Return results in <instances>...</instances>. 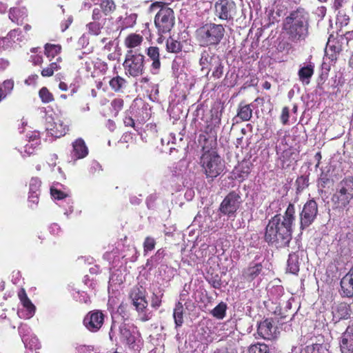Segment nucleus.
I'll return each instance as SVG.
<instances>
[{
    "mask_svg": "<svg viewBox=\"0 0 353 353\" xmlns=\"http://www.w3.org/2000/svg\"><path fill=\"white\" fill-rule=\"evenodd\" d=\"M133 305L135 306L139 312H142L148 306V301L145 299V295L140 298L138 301L136 300L132 301Z\"/></svg>",
    "mask_w": 353,
    "mask_h": 353,
    "instance_id": "a19ab883",
    "label": "nucleus"
},
{
    "mask_svg": "<svg viewBox=\"0 0 353 353\" xmlns=\"http://www.w3.org/2000/svg\"><path fill=\"white\" fill-rule=\"evenodd\" d=\"M160 8L154 18V24L159 33L169 32L174 25V11L172 8L165 6L163 2L157 1L151 4L150 12Z\"/></svg>",
    "mask_w": 353,
    "mask_h": 353,
    "instance_id": "20e7f679",
    "label": "nucleus"
},
{
    "mask_svg": "<svg viewBox=\"0 0 353 353\" xmlns=\"http://www.w3.org/2000/svg\"><path fill=\"white\" fill-rule=\"evenodd\" d=\"M349 16L339 10L336 16V23H339L341 26H346L349 23Z\"/></svg>",
    "mask_w": 353,
    "mask_h": 353,
    "instance_id": "37998d69",
    "label": "nucleus"
},
{
    "mask_svg": "<svg viewBox=\"0 0 353 353\" xmlns=\"http://www.w3.org/2000/svg\"><path fill=\"white\" fill-rule=\"evenodd\" d=\"M50 193H51V195L54 199H58V200L63 199L67 196V194H65L64 192H63L62 191L57 190L53 188H50Z\"/></svg>",
    "mask_w": 353,
    "mask_h": 353,
    "instance_id": "09e8293b",
    "label": "nucleus"
},
{
    "mask_svg": "<svg viewBox=\"0 0 353 353\" xmlns=\"http://www.w3.org/2000/svg\"><path fill=\"white\" fill-rule=\"evenodd\" d=\"M87 28H88V32L90 34L93 35H98L100 33L102 26L99 22L94 21L89 23L87 25Z\"/></svg>",
    "mask_w": 353,
    "mask_h": 353,
    "instance_id": "79ce46f5",
    "label": "nucleus"
},
{
    "mask_svg": "<svg viewBox=\"0 0 353 353\" xmlns=\"http://www.w3.org/2000/svg\"><path fill=\"white\" fill-rule=\"evenodd\" d=\"M111 105L114 110L118 112L122 108L123 105V101L121 99H115L112 101Z\"/></svg>",
    "mask_w": 353,
    "mask_h": 353,
    "instance_id": "3c124183",
    "label": "nucleus"
},
{
    "mask_svg": "<svg viewBox=\"0 0 353 353\" xmlns=\"http://www.w3.org/2000/svg\"><path fill=\"white\" fill-rule=\"evenodd\" d=\"M156 245V241L154 239L148 236L145 238L143 243V249L144 252L151 251L154 249Z\"/></svg>",
    "mask_w": 353,
    "mask_h": 353,
    "instance_id": "a18cd8bd",
    "label": "nucleus"
},
{
    "mask_svg": "<svg viewBox=\"0 0 353 353\" xmlns=\"http://www.w3.org/2000/svg\"><path fill=\"white\" fill-rule=\"evenodd\" d=\"M235 4L228 0H219L215 3L216 14L219 19L228 20L232 18V12L234 11Z\"/></svg>",
    "mask_w": 353,
    "mask_h": 353,
    "instance_id": "f8f14e48",
    "label": "nucleus"
},
{
    "mask_svg": "<svg viewBox=\"0 0 353 353\" xmlns=\"http://www.w3.org/2000/svg\"><path fill=\"white\" fill-rule=\"evenodd\" d=\"M137 18V14H130L129 16L125 18L123 23L126 27L132 26L136 23Z\"/></svg>",
    "mask_w": 353,
    "mask_h": 353,
    "instance_id": "8fccbe9b",
    "label": "nucleus"
},
{
    "mask_svg": "<svg viewBox=\"0 0 353 353\" xmlns=\"http://www.w3.org/2000/svg\"><path fill=\"white\" fill-rule=\"evenodd\" d=\"M18 11L17 8H10L9 13V18L13 22L16 21L17 18L15 17L16 12Z\"/></svg>",
    "mask_w": 353,
    "mask_h": 353,
    "instance_id": "052dcab7",
    "label": "nucleus"
},
{
    "mask_svg": "<svg viewBox=\"0 0 353 353\" xmlns=\"http://www.w3.org/2000/svg\"><path fill=\"white\" fill-rule=\"evenodd\" d=\"M318 214V205L314 199L307 201L299 214L300 228H308L315 220Z\"/></svg>",
    "mask_w": 353,
    "mask_h": 353,
    "instance_id": "9d476101",
    "label": "nucleus"
},
{
    "mask_svg": "<svg viewBox=\"0 0 353 353\" xmlns=\"http://www.w3.org/2000/svg\"><path fill=\"white\" fill-rule=\"evenodd\" d=\"M252 110L250 105H239L237 112L238 117H239L242 121H247L252 118Z\"/></svg>",
    "mask_w": 353,
    "mask_h": 353,
    "instance_id": "393cba45",
    "label": "nucleus"
},
{
    "mask_svg": "<svg viewBox=\"0 0 353 353\" xmlns=\"http://www.w3.org/2000/svg\"><path fill=\"white\" fill-rule=\"evenodd\" d=\"M264 239L270 246L284 248L292 239V229L282 225L281 215L276 214L269 221Z\"/></svg>",
    "mask_w": 353,
    "mask_h": 353,
    "instance_id": "f03ea898",
    "label": "nucleus"
},
{
    "mask_svg": "<svg viewBox=\"0 0 353 353\" xmlns=\"http://www.w3.org/2000/svg\"><path fill=\"white\" fill-rule=\"evenodd\" d=\"M330 183L329 178L327 175L321 174V177L319 179V184L322 187L325 188L327 185Z\"/></svg>",
    "mask_w": 353,
    "mask_h": 353,
    "instance_id": "4d7b16f0",
    "label": "nucleus"
},
{
    "mask_svg": "<svg viewBox=\"0 0 353 353\" xmlns=\"http://www.w3.org/2000/svg\"><path fill=\"white\" fill-rule=\"evenodd\" d=\"M100 7L105 15H108L116 9V5L113 0H101Z\"/></svg>",
    "mask_w": 353,
    "mask_h": 353,
    "instance_id": "72a5a7b5",
    "label": "nucleus"
},
{
    "mask_svg": "<svg viewBox=\"0 0 353 353\" xmlns=\"http://www.w3.org/2000/svg\"><path fill=\"white\" fill-rule=\"evenodd\" d=\"M262 265L261 263H256L254 266L249 267L245 271V277L249 280L252 281L255 279L261 272Z\"/></svg>",
    "mask_w": 353,
    "mask_h": 353,
    "instance_id": "cd10ccee",
    "label": "nucleus"
},
{
    "mask_svg": "<svg viewBox=\"0 0 353 353\" xmlns=\"http://www.w3.org/2000/svg\"><path fill=\"white\" fill-rule=\"evenodd\" d=\"M200 163L206 177L212 179L220 175L225 169L224 161L214 150L204 152L201 157Z\"/></svg>",
    "mask_w": 353,
    "mask_h": 353,
    "instance_id": "39448f33",
    "label": "nucleus"
},
{
    "mask_svg": "<svg viewBox=\"0 0 353 353\" xmlns=\"http://www.w3.org/2000/svg\"><path fill=\"white\" fill-rule=\"evenodd\" d=\"M225 32L221 24L214 23H205L196 31L197 40L202 46H218L223 39Z\"/></svg>",
    "mask_w": 353,
    "mask_h": 353,
    "instance_id": "7ed1b4c3",
    "label": "nucleus"
},
{
    "mask_svg": "<svg viewBox=\"0 0 353 353\" xmlns=\"http://www.w3.org/2000/svg\"><path fill=\"white\" fill-rule=\"evenodd\" d=\"M18 296L23 307H26L28 311V318L32 317L35 312V306L28 297L25 290L21 289L19 291Z\"/></svg>",
    "mask_w": 353,
    "mask_h": 353,
    "instance_id": "412c9836",
    "label": "nucleus"
},
{
    "mask_svg": "<svg viewBox=\"0 0 353 353\" xmlns=\"http://www.w3.org/2000/svg\"><path fill=\"white\" fill-rule=\"evenodd\" d=\"M174 319L176 324V327H181L183 323V305L181 303L178 302L174 310Z\"/></svg>",
    "mask_w": 353,
    "mask_h": 353,
    "instance_id": "c756f323",
    "label": "nucleus"
},
{
    "mask_svg": "<svg viewBox=\"0 0 353 353\" xmlns=\"http://www.w3.org/2000/svg\"><path fill=\"white\" fill-rule=\"evenodd\" d=\"M241 203V193L237 191H232L228 194L221 203L219 211L228 217H234Z\"/></svg>",
    "mask_w": 353,
    "mask_h": 353,
    "instance_id": "1a4fd4ad",
    "label": "nucleus"
},
{
    "mask_svg": "<svg viewBox=\"0 0 353 353\" xmlns=\"http://www.w3.org/2000/svg\"><path fill=\"white\" fill-rule=\"evenodd\" d=\"M353 38V32H347L344 34L337 35L336 37L330 36L327 43L326 50H330L332 60L336 59V55L343 51H347L349 42Z\"/></svg>",
    "mask_w": 353,
    "mask_h": 353,
    "instance_id": "6e6552de",
    "label": "nucleus"
},
{
    "mask_svg": "<svg viewBox=\"0 0 353 353\" xmlns=\"http://www.w3.org/2000/svg\"><path fill=\"white\" fill-rule=\"evenodd\" d=\"M39 95L43 103H48L54 101L52 94L46 87L42 88L39 90Z\"/></svg>",
    "mask_w": 353,
    "mask_h": 353,
    "instance_id": "4c0bfd02",
    "label": "nucleus"
},
{
    "mask_svg": "<svg viewBox=\"0 0 353 353\" xmlns=\"http://www.w3.org/2000/svg\"><path fill=\"white\" fill-rule=\"evenodd\" d=\"M226 309L227 305L221 302L211 311V314L218 319H223L225 316Z\"/></svg>",
    "mask_w": 353,
    "mask_h": 353,
    "instance_id": "473e14b6",
    "label": "nucleus"
},
{
    "mask_svg": "<svg viewBox=\"0 0 353 353\" xmlns=\"http://www.w3.org/2000/svg\"><path fill=\"white\" fill-rule=\"evenodd\" d=\"M348 2L349 0H334L333 7L335 10H339L345 6Z\"/></svg>",
    "mask_w": 353,
    "mask_h": 353,
    "instance_id": "6e6d98bb",
    "label": "nucleus"
},
{
    "mask_svg": "<svg viewBox=\"0 0 353 353\" xmlns=\"http://www.w3.org/2000/svg\"><path fill=\"white\" fill-rule=\"evenodd\" d=\"M50 68H52V71L54 72V71H57L60 69V65L57 64L56 62H53L50 63L49 65Z\"/></svg>",
    "mask_w": 353,
    "mask_h": 353,
    "instance_id": "0e129e2a",
    "label": "nucleus"
},
{
    "mask_svg": "<svg viewBox=\"0 0 353 353\" xmlns=\"http://www.w3.org/2000/svg\"><path fill=\"white\" fill-rule=\"evenodd\" d=\"M147 55L152 61V70L153 74H157L160 68L159 49L157 47L151 46L147 49Z\"/></svg>",
    "mask_w": 353,
    "mask_h": 353,
    "instance_id": "6ab92c4d",
    "label": "nucleus"
},
{
    "mask_svg": "<svg viewBox=\"0 0 353 353\" xmlns=\"http://www.w3.org/2000/svg\"><path fill=\"white\" fill-rule=\"evenodd\" d=\"M337 189L353 196V177L343 179L338 185Z\"/></svg>",
    "mask_w": 353,
    "mask_h": 353,
    "instance_id": "a878e982",
    "label": "nucleus"
},
{
    "mask_svg": "<svg viewBox=\"0 0 353 353\" xmlns=\"http://www.w3.org/2000/svg\"><path fill=\"white\" fill-rule=\"evenodd\" d=\"M341 295L344 297H353V265L341 280Z\"/></svg>",
    "mask_w": 353,
    "mask_h": 353,
    "instance_id": "dca6fc26",
    "label": "nucleus"
},
{
    "mask_svg": "<svg viewBox=\"0 0 353 353\" xmlns=\"http://www.w3.org/2000/svg\"><path fill=\"white\" fill-rule=\"evenodd\" d=\"M41 181L37 178H32L30 182V192L29 194H37L39 192V188Z\"/></svg>",
    "mask_w": 353,
    "mask_h": 353,
    "instance_id": "c03bdc74",
    "label": "nucleus"
},
{
    "mask_svg": "<svg viewBox=\"0 0 353 353\" xmlns=\"http://www.w3.org/2000/svg\"><path fill=\"white\" fill-rule=\"evenodd\" d=\"M145 57L135 50H128L123 63L126 73L136 77L143 74Z\"/></svg>",
    "mask_w": 353,
    "mask_h": 353,
    "instance_id": "0eeeda50",
    "label": "nucleus"
},
{
    "mask_svg": "<svg viewBox=\"0 0 353 353\" xmlns=\"http://www.w3.org/2000/svg\"><path fill=\"white\" fill-rule=\"evenodd\" d=\"M201 71L205 73L208 77L210 72L212 70V77L219 79L223 74V63L219 56H216L210 49L204 50L199 59Z\"/></svg>",
    "mask_w": 353,
    "mask_h": 353,
    "instance_id": "423d86ee",
    "label": "nucleus"
},
{
    "mask_svg": "<svg viewBox=\"0 0 353 353\" xmlns=\"http://www.w3.org/2000/svg\"><path fill=\"white\" fill-rule=\"evenodd\" d=\"M143 41V37L139 34H130L125 39V44L128 48H135L141 44Z\"/></svg>",
    "mask_w": 353,
    "mask_h": 353,
    "instance_id": "2f4dec72",
    "label": "nucleus"
},
{
    "mask_svg": "<svg viewBox=\"0 0 353 353\" xmlns=\"http://www.w3.org/2000/svg\"><path fill=\"white\" fill-rule=\"evenodd\" d=\"M61 50V47L59 45L47 43L45 46V54L48 57H54L60 53Z\"/></svg>",
    "mask_w": 353,
    "mask_h": 353,
    "instance_id": "f704fd0d",
    "label": "nucleus"
},
{
    "mask_svg": "<svg viewBox=\"0 0 353 353\" xmlns=\"http://www.w3.org/2000/svg\"><path fill=\"white\" fill-rule=\"evenodd\" d=\"M53 72L52 71V68H50L48 66L46 68H43L41 71V75L45 77H49L53 75Z\"/></svg>",
    "mask_w": 353,
    "mask_h": 353,
    "instance_id": "bf43d9fd",
    "label": "nucleus"
},
{
    "mask_svg": "<svg viewBox=\"0 0 353 353\" xmlns=\"http://www.w3.org/2000/svg\"><path fill=\"white\" fill-rule=\"evenodd\" d=\"M59 88L60 90H63V91H66L68 90V85L65 83L64 82H60L59 85Z\"/></svg>",
    "mask_w": 353,
    "mask_h": 353,
    "instance_id": "774afa93",
    "label": "nucleus"
},
{
    "mask_svg": "<svg viewBox=\"0 0 353 353\" xmlns=\"http://www.w3.org/2000/svg\"><path fill=\"white\" fill-rule=\"evenodd\" d=\"M145 290L142 287H136L133 288L130 294V297L132 301L136 300L137 301L143 296H145Z\"/></svg>",
    "mask_w": 353,
    "mask_h": 353,
    "instance_id": "58836bf2",
    "label": "nucleus"
},
{
    "mask_svg": "<svg viewBox=\"0 0 353 353\" xmlns=\"http://www.w3.org/2000/svg\"><path fill=\"white\" fill-rule=\"evenodd\" d=\"M161 299L158 295L153 293L151 300V305L153 307H159L161 305Z\"/></svg>",
    "mask_w": 353,
    "mask_h": 353,
    "instance_id": "5fc2aeb1",
    "label": "nucleus"
},
{
    "mask_svg": "<svg viewBox=\"0 0 353 353\" xmlns=\"http://www.w3.org/2000/svg\"><path fill=\"white\" fill-rule=\"evenodd\" d=\"M257 332L265 339L272 340L276 338V329L271 319H267L261 321L258 325Z\"/></svg>",
    "mask_w": 353,
    "mask_h": 353,
    "instance_id": "4468645a",
    "label": "nucleus"
},
{
    "mask_svg": "<svg viewBox=\"0 0 353 353\" xmlns=\"http://www.w3.org/2000/svg\"><path fill=\"white\" fill-rule=\"evenodd\" d=\"M352 199L353 196L337 189L336 193L334 194L332 197V201L337 208H345L350 203Z\"/></svg>",
    "mask_w": 353,
    "mask_h": 353,
    "instance_id": "f3484780",
    "label": "nucleus"
},
{
    "mask_svg": "<svg viewBox=\"0 0 353 353\" xmlns=\"http://www.w3.org/2000/svg\"><path fill=\"white\" fill-rule=\"evenodd\" d=\"M104 315L99 310L89 312L83 319L84 325L92 332L98 331L103 323Z\"/></svg>",
    "mask_w": 353,
    "mask_h": 353,
    "instance_id": "9b49d317",
    "label": "nucleus"
},
{
    "mask_svg": "<svg viewBox=\"0 0 353 353\" xmlns=\"http://www.w3.org/2000/svg\"><path fill=\"white\" fill-rule=\"evenodd\" d=\"M214 353H233V352L229 351L228 348H222L216 350Z\"/></svg>",
    "mask_w": 353,
    "mask_h": 353,
    "instance_id": "338daca9",
    "label": "nucleus"
},
{
    "mask_svg": "<svg viewBox=\"0 0 353 353\" xmlns=\"http://www.w3.org/2000/svg\"><path fill=\"white\" fill-rule=\"evenodd\" d=\"M102 17L101 11L99 8H94L92 11V19L94 21H99Z\"/></svg>",
    "mask_w": 353,
    "mask_h": 353,
    "instance_id": "13d9d810",
    "label": "nucleus"
},
{
    "mask_svg": "<svg viewBox=\"0 0 353 353\" xmlns=\"http://www.w3.org/2000/svg\"><path fill=\"white\" fill-rule=\"evenodd\" d=\"M124 124L125 126H131V127H134V120L131 118V117H125L124 119Z\"/></svg>",
    "mask_w": 353,
    "mask_h": 353,
    "instance_id": "680f3d73",
    "label": "nucleus"
},
{
    "mask_svg": "<svg viewBox=\"0 0 353 353\" xmlns=\"http://www.w3.org/2000/svg\"><path fill=\"white\" fill-rule=\"evenodd\" d=\"M3 88L5 89L4 93H10L14 87V81L11 79H8L4 81L3 83Z\"/></svg>",
    "mask_w": 353,
    "mask_h": 353,
    "instance_id": "603ef678",
    "label": "nucleus"
},
{
    "mask_svg": "<svg viewBox=\"0 0 353 353\" xmlns=\"http://www.w3.org/2000/svg\"><path fill=\"white\" fill-rule=\"evenodd\" d=\"M308 177L306 176H301L296 181V190L301 192L308 186Z\"/></svg>",
    "mask_w": 353,
    "mask_h": 353,
    "instance_id": "ea45409f",
    "label": "nucleus"
},
{
    "mask_svg": "<svg viewBox=\"0 0 353 353\" xmlns=\"http://www.w3.org/2000/svg\"><path fill=\"white\" fill-rule=\"evenodd\" d=\"M17 32L18 30H13L9 32L8 36L11 39L14 40L17 37Z\"/></svg>",
    "mask_w": 353,
    "mask_h": 353,
    "instance_id": "69168bd1",
    "label": "nucleus"
},
{
    "mask_svg": "<svg viewBox=\"0 0 353 353\" xmlns=\"http://www.w3.org/2000/svg\"><path fill=\"white\" fill-rule=\"evenodd\" d=\"M335 314L339 319H347L350 316V306L345 303L339 304L336 308Z\"/></svg>",
    "mask_w": 353,
    "mask_h": 353,
    "instance_id": "bb28decb",
    "label": "nucleus"
},
{
    "mask_svg": "<svg viewBox=\"0 0 353 353\" xmlns=\"http://www.w3.org/2000/svg\"><path fill=\"white\" fill-rule=\"evenodd\" d=\"M303 353H330L325 344H313L305 347Z\"/></svg>",
    "mask_w": 353,
    "mask_h": 353,
    "instance_id": "7c9ffc66",
    "label": "nucleus"
},
{
    "mask_svg": "<svg viewBox=\"0 0 353 353\" xmlns=\"http://www.w3.org/2000/svg\"><path fill=\"white\" fill-rule=\"evenodd\" d=\"M295 208L294 205L290 203L285 210V214L281 220V224L292 229V225L294 221Z\"/></svg>",
    "mask_w": 353,
    "mask_h": 353,
    "instance_id": "4be33fe9",
    "label": "nucleus"
},
{
    "mask_svg": "<svg viewBox=\"0 0 353 353\" xmlns=\"http://www.w3.org/2000/svg\"><path fill=\"white\" fill-rule=\"evenodd\" d=\"M248 353H270V351L268 346L265 344L256 343L249 347Z\"/></svg>",
    "mask_w": 353,
    "mask_h": 353,
    "instance_id": "e433bc0d",
    "label": "nucleus"
},
{
    "mask_svg": "<svg viewBox=\"0 0 353 353\" xmlns=\"http://www.w3.org/2000/svg\"><path fill=\"white\" fill-rule=\"evenodd\" d=\"M110 86L115 92L121 91L126 85V81L123 78L117 76L109 82Z\"/></svg>",
    "mask_w": 353,
    "mask_h": 353,
    "instance_id": "c85d7f7f",
    "label": "nucleus"
},
{
    "mask_svg": "<svg viewBox=\"0 0 353 353\" xmlns=\"http://www.w3.org/2000/svg\"><path fill=\"white\" fill-rule=\"evenodd\" d=\"M289 119V108L288 107H284L282 110V113L281 115V120L283 124L285 125L288 122Z\"/></svg>",
    "mask_w": 353,
    "mask_h": 353,
    "instance_id": "864d4df0",
    "label": "nucleus"
},
{
    "mask_svg": "<svg viewBox=\"0 0 353 353\" xmlns=\"http://www.w3.org/2000/svg\"><path fill=\"white\" fill-rule=\"evenodd\" d=\"M340 348L342 353H353V325H349L343 333Z\"/></svg>",
    "mask_w": 353,
    "mask_h": 353,
    "instance_id": "ddd939ff",
    "label": "nucleus"
},
{
    "mask_svg": "<svg viewBox=\"0 0 353 353\" xmlns=\"http://www.w3.org/2000/svg\"><path fill=\"white\" fill-rule=\"evenodd\" d=\"M209 283L216 289H219L221 286V279L218 274L212 275L209 279H208Z\"/></svg>",
    "mask_w": 353,
    "mask_h": 353,
    "instance_id": "de8ad7c7",
    "label": "nucleus"
},
{
    "mask_svg": "<svg viewBox=\"0 0 353 353\" xmlns=\"http://www.w3.org/2000/svg\"><path fill=\"white\" fill-rule=\"evenodd\" d=\"M121 341L125 343L130 348L135 346L136 337L134 335V328L129 325L123 323L119 326Z\"/></svg>",
    "mask_w": 353,
    "mask_h": 353,
    "instance_id": "2eb2a0df",
    "label": "nucleus"
},
{
    "mask_svg": "<svg viewBox=\"0 0 353 353\" xmlns=\"http://www.w3.org/2000/svg\"><path fill=\"white\" fill-rule=\"evenodd\" d=\"M166 47L169 52L176 53L181 51L182 46L181 42L170 38L167 40Z\"/></svg>",
    "mask_w": 353,
    "mask_h": 353,
    "instance_id": "c9c22d12",
    "label": "nucleus"
},
{
    "mask_svg": "<svg viewBox=\"0 0 353 353\" xmlns=\"http://www.w3.org/2000/svg\"><path fill=\"white\" fill-rule=\"evenodd\" d=\"M73 155L76 159H82L87 156L88 154V149L85 145L84 141L79 138L77 139L73 143Z\"/></svg>",
    "mask_w": 353,
    "mask_h": 353,
    "instance_id": "aec40b11",
    "label": "nucleus"
},
{
    "mask_svg": "<svg viewBox=\"0 0 353 353\" xmlns=\"http://www.w3.org/2000/svg\"><path fill=\"white\" fill-rule=\"evenodd\" d=\"M38 195H39V192H37V194H30V196H29V200L30 202H32L34 203H38Z\"/></svg>",
    "mask_w": 353,
    "mask_h": 353,
    "instance_id": "e2e57ef3",
    "label": "nucleus"
},
{
    "mask_svg": "<svg viewBox=\"0 0 353 353\" xmlns=\"http://www.w3.org/2000/svg\"><path fill=\"white\" fill-rule=\"evenodd\" d=\"M274 314L277 316L278 322H280L281 324L291 321L294 316V314H289L288 310H284L281 307H276Z\"/></svg>",
    "mask_w": 353,
    "mask_h": 353,
    "instance_id": "b1692460",
    "label": "nucleus"
},
{
    "mask_svg": "<svg viewBox=\"0 0 353 353\" xmlns=\"http://www.w3.org/2000/svg\"><path fill=\"white\" fill-rule=\"evenodd\" d=\"M314 65L312 63H309L300 68L298 72V76L303 84L308 85L310 83V79L314 74Z\"/></svg>",
    "mask_w": 353,
    "mask_h": 353,
    "instance_id": "a211bd4d",
    "label": "nucleus"
},
{
    "mask_svg": "<svg viewBox=\"0 0 353 353\" xmlns=\"http://www.w3.org/2000/svg\"><path fill=\"white\" fill-rule=\"evenodd\" d=\"M165 252L163 249H159L156 252L155 255L151 257L150 260L148 261V264L151 261L152 263H155L156 264H159L163 258L165 256Z\"/></svg>",
    "mask_w": 353,
    "mask_h": 353,
    "instance_id": "49530a36",
    "label": "nucleus"
},
{
    "mask_svg": "<svg viewBox=\"0 0 353 353\" xmlns=\"http://www.w3.org/2000/svg\"><path fill=\"white\" fill-rule=\"evenodd\" d=\"M299 257L297 254L293 252L289 254L288 259L287 270L294 274H296L299 271Z\"/></svg>",
    "mask_w": 353,
    "mask_h": 353,
    "instance_id": "5701e85b",
    "label": "nucleus"
},
{
    "mask_svg": "<svg viewBox=\"0 0 353 353\" xmlns=\"http://www.w3.org/2000/svg\"><path fill=\"white\" fill-rule=\"evenodd\" d=\"M309 14L304 8H299L292 11L284 19L283 30L288 39L294 43L304 41L308 35Z\"/></svg>",
    "mask_w": 353,
    "mask_h": 353,
    "instance_id": "f257e3e1",
    "label": "nucleus"
}]
</instances>
